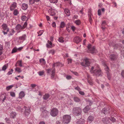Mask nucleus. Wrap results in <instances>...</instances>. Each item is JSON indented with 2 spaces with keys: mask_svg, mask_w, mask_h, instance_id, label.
<instances>
[{
  "mask_svg": "<svg viewBox=\"0 0 124 124\" xmlns=\"http://www.w3.org/2000/svg\"><path fill=\"white\" fill-rule=\"evenodd\" d=\"M90 72L91 73L93 74V75L98 77L102 76L103 74L101 70L98 65L97 67H92L90 70Z\"/></svg>",
  "mask_w": 124,
  "mask_h": 124,
  "instance_id": "1",
  "label": "nucleus"
},
{
  "mask_svg": "<svg viewBox=\"0 0 124 124\" xmlns=\"http://www.w3.org/2000/svg\"><path fill=\"white\" fill-rule=\"evenodd\" d=\"M27 23L25 22L23 25L22 26L20 24H17L15 27V29L18 33H19L23 31L27 26Z\"/></svg>",
  "mask_w": 124,
  "mask_h": 124,
  "instance_id": "2",
  "label": "nucleus"
},
{
  "mask_svg": "<svg viewBox=\"0 0 124 124\" xmlns=\"http://www.w3.org/2000/svg\"><path fill=\"white\" fill-rule=\"evenodd\" d=\"M55 63H54L53 66L52 70L51 69H48L46 70V71L47 74L48 75L50 74L51 72V77L52 78H53L54 77L55 70L54 67L55 66Z\"/></svg>",
  "mask_w": 124,
  "mask_h": 124,
  "instance_id": "3",
  "label": "nucleus"
},
{
  "mask_svg": "<svg viewBox=\"0 0 124 124\" xmlns=\"http://www.w3.org/2000/svg\"><path fill=\"white\" fill-rule=\"evenodd\" d=\"M72 112L75 116H78L81 115L82 111L80 108L75 107L73 108Z\"/></svg>",
  "mask_w": 124,
  "mask_h": 124,
  "instance_id": "4",
  "label": "nucleus"
},
{
  "mask_svg": "<svg viewBox=\"0 0 124 124\" xmlns=\"http://www.w3.org/2000/svg\"><path fill=\"white\" fill-rule=\"evenodd\" d=\"M71 119V117L69 115H65L63 116L62 120L64 124H67L70 123Z\"/></svg>",
  "mask_w": 124,
  "mask_h": 124,
  "instance_id": "5",
  "label": "nucleus"
},
{
  "mask_svg": "<svg viewBox=\"0 0 124 124\" xmlns=\"http://www.w3.org/2000/svg\"><path fill=\"white\" fill-rule=\"evenodd\" d=\"M2 27L3 31L2 32L4 35L7 34L8 32H9V29L8 27L7 24L6 23H3L1 26Z\"/></svg>",
  "mask_w": 124,
  "mask_h": 124,
  "instance_id": "6",
  "label": "nucleus"
},
{
  "mask_svg": "<svg viewBox=\"0 0 124 124\" xmlns=\"http://www.w3.org/2000/svg\"><path fill=\"white\" fill-rule=\"evenodd\" d=\"M88 51L90 53L92 54L93 53H96L97 52V51L95 48L94 46H93L90 44H89L88 46Z\"/></svg>",
  "mask_w": 124,
  "mask_h": 124,
  "instance_id": "7",
  "label": "nucleus"
},
{
  "mask_svg": "<svg viewBox=\"0 0 124 124\" xmlns=\"http://www.w3.org/2000/svg\"><path fill=\"white\" fill-rule=\"evenodd\" d=\"M88 51L90 53L92 54L93 53H96L97 52V51L95 48L94 46H93L90 44H89L88 46Z\"/></svg>",
  "mask_w": 124,
  "mask_h": 124,
  "instance_id": "8",
  "label": "nucleus"
},
{
  "mask_svg": "<svg viewBox=\"0 0 124 124\" xmlns=\"http://www.w3.org/2000/svg\"><path fill=\"white\" fill-rule=\"evenodd\" d=\"M23 111L24 114L25 116H27L30 113L31 110L30 108L29 107L24 106Z\"/></svg>",
  "mask_w": 124,
  "mask_h": 124,
  "instance_id": "9",
  "label": "nucleus"
},
{
  "mask_svg": "<svg viewBox=\"0 0 124 124\" xmlns=\"http://www.w3.org/2000/svg\"><path fill=\"white\" fill-rule=\"evenodd\" d=\"M58 112V109L55 108H54L51 109L50 114L52 116L55 117L57 115Z\"/></svg>",
  "mask_w": 124,
  "mask_h": 124,
  "instance_id": "10",
  "label": "nucleus"
},
{
  "mask_svg": "<svg viewBox=\"0 0 124 124\" xmlns=\"http://www.w3.org/2000/svg\"><path fill=\"white\" fill-rule=\"evenodd\" d=\"M89 61V59L87 58H85L84 59L83 62L81 63V64L82 66L85 67L89 66L90 65V63Z\"/></svg>",
  "mask_w": 124,
  "mask_h": 124,
  "instance_id": "11",
  "label": "nucleus"
},
{
  "mask_svg": "<svg viewBox=\"0 0 124 124\" xmlns=\"http://www.w3.org/2000/svg\"><path fill=\"white\" fill-rule=\"evenodd\" d=\"M40 110L42 112V115L43 116H46L48 114V112L46 110L45 107H42L40 108Z\"/></svg>",
  "mask_w": 124,
  "mask_h": 124,
  "instance_id": "12",
  "label": "nucleus"
},
{
  "mask_svg": "<svg viewBox=\"0 0 124 124\" xmlns=\"http://www.w3.org/2000/svg\"><path fill=\"white\" fill-rule=\"evenodd\" d=\"M56 10L53 9L51 8L49 9L48 10V12L51 16H54L55 14Z\"/></svg>",
  "mask_w": 124,
  "mask_h": 124,
  "instance_id": "13",
  "label": "nucleus"
},
{
  "mask_svg": "<svg viewBox=\"0 0 124 124\" xmlns=\"http://www.w3.org/2000/svg\"><path fill=\"white\" fill-rule=\"evenodd\" d=\"M17 7V4L16 2H13L10 7V10L11 11L13 10Z\"/></svg>",
  "mask_w": 124,
  "mask_h": 124,
  "instance_id": "14",
  "label": "nucleus"
},
{
  "mask_svg": "<svg viewBox=\"0 0 124 124\" xmlns=\"http://www.w3.org/2000/svg\"><path fill=\"white\" fill-rule=\"evenodd\" d=\"M74 40L75 42L78 44L81 41V39L80 37L77 36L74 38Z\"/></svg>",
  "mask_w": 124,
  "mask_h": 124,
  "instance_id": "15",
  "label": "nucleus"
},
{
  "mask_svg": "<svg viewBox=\"0 0 124 124\" xmlns=\"http://www.w3.org/2000/svg\"><path fill=\"white\" fill-rule=\"evenodd\" d=\"M26 35L25 34L23 35L22 36L19 37L18 39L19 40L24 41L26 39Z\"/></svg>",
  "mask_w": 124,
  "mask_h": 124,
  "instance_id": "16",
  "label": "nucleus"
},
{
  "mask_svg": "<svg viewBox=\"0 0 124 124\" xmlns=\"http://www.w3.org/2000/svg\"><path fill=\"white\" fill-rule=\"evenodd\" d=\"M64 11L67 16H69L70 15V10L67 8L64 9Z\"/></svg>",
  "mask_w": 124,
  "mask_h": 124,
  "instance_id": "17",
  "label": "nucleus"
},
{
  "mask_svg": "<svg viewBox=\"0 0 124 124\" xmlns=\"http://www.w3.org/2000/svg\"><path fill=\"white\" fill-rule=\"evenodd\" d=\"M9 32L8 34V36L10 37L11 36L13 35L14 33L15 32V31L13 29H10V31H9Z\"/></svg>",
  "mask_w": 124,
  "mask_h": 124,
  "instance_id": "18",
  "label": "nucleus"
},
{
  "mask_svg": "<svg viewBox=\"0 0 124 124\" xmlns=\"http://www.w3.org/2000/svg\"><path fill=\"white\" fill-rule=\"evenodd\" d=\"M16 114L15 112H12L10 114V116L11 118H14L16 117Z\"/></svg>",
  "mask_w": 124,
  "mask_h": 124,
  "instance_id": "19",
  "label": "nucleus"
},
{
  "mask_svg": "<svg viewBox=\"0 0 124 124\" xmlns=\"http://www.w3.org/2000/svg\"><path fill=\"white\" fill-rule=\"evenodd\" d=\"M109 110V108H108L105 107L102 110V112L104 114H106L108 110Z\"/></svg>",
  "mask_w": 124,
  "mask_h": 124,
  "instance_id": "20",
  "label": "nucleus"
},
{
  "mask_svg": "<svg viewBox=\"0 0 124 124\" xmlns=\"http://www.w3.org/2000/svg\"><path fill=\"white\" fill-rule=\"evenodd\" d=\"M28 7V5L25 3L22 4V9L24 10H26Z\"/></svg>",
  "mask_w": 124,
  "mask_h": 124,
  "instance_id": "21",
  "label": "nucleus"
},
{
  "mask_svg": "<svg viewBox=\"0 0 124 124\" xmlns=\"http://www.w3.org/2000/svg\"><path fill=\"white\" fill-rule=\"evenodd\" d=\"M85 120L81 118L77 122V123L78 124H84Z\"/></svg>",
  "mask_w": 124,
  "mask_h": 124,
  "instance_id": "22",
  "label": "nucleus"
},
{
  "mask_svg": "<svg viewBox=\"0 0 124 124\" xmlns=\"http://www.w3.org/2000/svg\"><path fill=\"white\" fill-rule=\"evenodd\" d=\"M90 108L89 106H86L83 109V111L85 113H86L90 109Z\"/></svg>",
  "mask_w": 124,
  "mask_h": 124,
  "instance_id": "23",
  "label": "nucleus"
},
{
  "mask_svg": "<svg viewBox=\"0 0 124 124\" xmlns=\"http://www.w3.org/2000/svg\"><path fill=\"white\" fill-rule=\"evenodd\" d=\"M25 94L24 92L23 91H21L19 94V98L22 99L25 96Z\"/></svg>",
  "mask_w": 124,
  "mask_h": 124,
  "instance_id": "24",
  "label": "nucleus"
},
{
  "mask_svg": "<svg viewBox=\"0 0 124 124\" xmlns=\"http://www.w3.org/2000/svg\"><path fill=\"white\" fill-rule=\"evenodd\" d=\"M93 119V117L92 116H90L88 118L87 120L90 123H91Z\"/></svg>",
  "mask_w": 124,
  "mask_h": 124,
  "instance_id": "25",
  "label": "nucleus"
},
{
  "mask_svg": "<svg viewBox=\"0 0 124 124\" xmlns=\"http://www.w3.org/2000/svg\"><path fill=\"white\" fill-rule=\"evenodd\" d=\"M50 95L49 94L46 93L43 96V99L45 100H47L49 98Z\"/></svg>",
  "mask_w": 124,
  "mask_h": 124,
  "instance_id": "26",
  "label": "nucleus"
},
{
  "mask_svg": "<svg viewBox=\"0 0 124 124\" xmlns=\"http://www.w3.org/2000/svg\"><path fill=\"white\" fill-rule=\"evenodd\" d=\"M109 57L111 60L113 61L115 59L116 57L115 55L114 54H111L110 55Z\"/></svg>",
  "mask_w": 124,
  "mask_h": 124,
  "instance_id": "27",
  "label": "nucleus"
},
{
  "mask_svg": "<svg viewBox=\"0 0 124 124\" xmlns=\"http://www.w3.org/2000/svg\"><path fill=\"white\" fill-rule=\"evenodd\" d=\"M105 70L106 71V73H109V69L108 67L106 65L105 66Z\"/></svg>",
  "mask_w": 124,
  "mask_h": 124,
  "instance_id": "28",
  "label": "nucleus"
},
{
  "mask_svg": "<svg viewBox=\"0 0 124 124\" xmlns=\"http://www.w3.org/2000/svg\"><path fill=\"white\" fill-rule=\"evenodd\" d=\"M74 100L76 102H78L80 101V99L78 97H74Z\"/></svg>",
  "mask_w": 124,
  "mask_h": 124,
  "instance_id": "29",
  "label": "nucleus"
},
{
  "mask_svg": "<svg viewBox=\"0 0 124 124\" xmlns=\"http://www.w3.org/2000/svg\"><path fill=\"white\" fill-rule=\"evenodd\" d=\"M74 23L77 25H79L80 24L81 22L80 20H78L75 21Z\"/></svg>",
  "mask_w": 124,
  "mask_h": 124,
  "instance_id": "30",
  "label": "nucleus"
},
{
  "mask_svg": "<svg viewBox=\"0 0 124 124\" xmlns=\"http://www.w3.org/2000/svg\"><path fill=\"white\" fill-rule=\"evenodd\" d=\"M19 13V12L18 10L16 9H15L13 12V14L15 16H16Z\"/></svg>",
  "mask_w": 124,
  "mask_h": 124,
  "instance_id": "31",
  "label": "nucleus"
},
{
  "mask_svg": "<svg viewBox=\"0 0 124 124\" xmlns=\"http://www.w3.org/2000/svg\"><path fill=\"white\" fill-rule=\"evenodd\" d=\"M16 63H17L18 64V65L20 66H22V60H21L20 61H17V62Z\"/></svg>",
  "mask_w": 124,
  "mask_h": 124,
  "instance_id": "32",
  "label": "nucleus"
},
{
  "mask_svg": "<svg viewBox=\"0 0 124 124\" xmlns=\"http://www.w3.org/2000/svg\"><path fill=\"white\" fill-rule=\"evenodd\" d=\"M17 48L16 47H14L12 49L11 53H16L17 52Z\"/></svg>",
  "mask_w": 124,
  "mask_h": 124,
  "instance_id": "33",
  "label": "nucleus"
},
{
  "mask_svg": "<svg viewBox=\"0 0 124 124\" xmlns=\"http://www.w3.org/2000/svg\"><path fill=\"white\" fill-rule=\"evenodd\" d=\"M55 53V51L53 49L49 51L48 52L49 54H51L52 55H53Z\"/></svg>",
  "mask_w": 124,
  "mask_h": 124,
  "instance_id": "34",
  "label": "nucleus"
},
{
  "mask_svg": "<svg viewBox=\"0 0 124 124\" xmlns=\"http://www.w3.org/2000/svg\"><path fill=\"white\" fill-rule=\"evenodd\" d=\"M108 119L107 118H104L102 119V121L104 123L107 124L108 122Z\"/></svg>",
  "mask_w": 124,
  "mask_h": 124,
  "instance_id": "35",
  "label": "nucleus"
},
{
  "mask_svg": "<svg viewBox=\"0 0 124 124\" xmlns=\"http://www.w3.org/2000/svg\"><path fill=\"white\" fill-rule=\"evenodd\" d=\"M13 87L12 85H10L7 87L6 89L7 91H8L9 90L11 89Z\"/></svg>",
  "mask_w": 124,
  "mask_h": 124,
  "instance_id": "36",
  "label": "nucleus"
},
{
  "mask_svg": "<svg viewBox=\"0 0 124 124\" xmlns=\"http://www.w3.org/2000/svg\"><path fill=\"white\" fill-rule=\"evenodd\" d=\"M39 62L43 63H45L46 62L44 58H42L39 60Z\"/></svg>",
  "mask_w": 124,
  "mask_h": 124,
  "instance_id": "37",
  "label": "nucleus"
},
{
  "mask_svg": "<svg viewBox=\"0 0 124 124\" xmlns=\"http://www.w3.org/2000/svg\"><path fill=\"white\" fill-rule=\"evenodd\" d=\"M64 2L67 3H68L71 5V0H64Z\"/></svg>",
  "mask_w": 124,
  "mask_h": 124,
  "instance_id": "38",
  "label": "nucleus"
},
{
  "mask_svg": "<svg viewBox=\"0 0 124 124\" xmlns=\"http://www.w3.org/2000/svg\"><path fill=\"white\" fill-rule=\"evenodd\" d=\"M43 32V31L42 30H40L39 32H38L37 33L38 34V36H41Z\"/></svg>",
  "mask_w": 124,
  "mask_h": 124,
  "instance_id": "39",
  "label": "nucleus"
},
{
  "mask_svg": "<svg viewBox=\"0 0 124 124\" xmlns=\"http://www.w3.org/2000/svg\"><path fill=\"white\" fill-rule=\"evenodd\" d=\"M15 70L16 71H17L18 73L22 71L21 69L18 68H16L15 69Z\"/></svg>",
  "mask_w": 124,
  "mask_h": 124,
  "instance_id": "40",
  "label": "nucleus"
},
{
  "mask_svg": "<svg viewBox=\"0 0 124 124\" xmlns=\"http://www.w3.org/2000/svg\"><path fill=\"white\" fill-rule=\"evenodd\" d=\"M10 95L12 97H15V94L14 92H11L10 93Z\"/></svg>",
  "mask_w": 124,
  "mask_h": 124,
  "instance_id": "41",
  "label": "nucleus"
},
{
  "mask_svg": "<svg viewBox=\"0 0 124 124\" xmlns=\"http://www.w3.org/2000/svg\"><path fill=\"white\" fill-rule=\"evenodd\" d=\"M35 1L34 0H29V4L32 5L34 3Z\"/></svg>",
  "mask_w": 124,
  "mask_h": 124,
  "instance_id": "42",
  "label": "nucleus"
},
{
  "mask_svg": "<svg viewBox=\"0 0 124 124\" xmlns=\"http://www.w3.org/2000/svg\"><path fill=\"white\" fill-rule=\"evenodd\" d=\"M88 82L89 84L90 85H93V83L92 80H88Z\"/></svg>",
  "mask_w": 124,
  "mask_h": 124,
  "instance_id": "43",
  "label": "nucleus"
},
{
  "mask_svg": "<svg viewBox=\"0 0 124 124\" xmlns=\"http://www.w3.org/2000/svg\"><path fill=\"white\" fill-rule=\"evenodd\" d=\"M26 19V17L25 16H23L21 17V19L23 21H25Z\"/></svg>",
  "mask_w": 124,
  "mask_h": 124,
  "instance_id": "44",
  "label": "nucleus"
},
{
  "mask_svg": "<svg viewBox=\"0 0 124 124\" xmlns=\"http://www.w3.org/2000/svg\"><path fill=\"white\" fill-rule=\"evenodd\" d=\"M13 69H12L10 71H8L7 73V75H10L12 74V73L13 72Z\"/></svg>",
  "mask_w": 124,
  "mask_h": 124,
  "instance_id": "45",
  "label": "nucleus"
},
{
  "mask_svg": "<svg viewBox=\"0 0 124 124\" xmlns=\"http://www.w3.org/2000/svg\"><path fill=\"white\" fill-rule=\"evenodd\" d=\"M72 60L68 58L67 59L68 64L71 63L72 62Z\"/></svg>",
  "mask_w": 124,
  "mask_h": 124,
  "instance_id": "46",
  "label": "nucleus"
},
{
  "mask_svg": "<svg viewBox=\"0 0 124 124\" xmlns=\"http://www.w3.org/2000/svg\"><path fill=\"white\" fill-rule=\"evenodd\" d=\"M66 78L68 80H70L72 78V77L70 76L67 75L66 76Z\"/></svg>",
  "mask_w": 124,
  "mask_h": 124,
  "instance_id": "47",
  "label": "nucleus"
},
{
  "mask_svg": "<svg viewBox=\"0 0 124 124\" xmlns=\"http://www.w3.org/2000/svg\"><path fill=\"white\" fill-rule=\"evenodd\" d=\"M57 0H50V1L51 3H56L57 2Z\"/></svg>",
  "mask_w": 124,
  "mask_h": 124,
  "instance_id": "48",
  "label": "nucleus"
},
{
  "mask_svg": "<svg viewBox=\"0 0 124 124\" xmlns=\"http://www.w3.org/2000/svg\"><path fill=\"white\" fill-rule=\"evenodd\" d=\"M7 68V66H6V65L5 64L2 67V70L4 71Z\"/></svg>",
  "mask_w": 124,
  "mask_h": 124,
  "instance_id": "49",
  "label": "nucleus"
},
{
  "mask_svg": "<svg viewBox=\"0 0 124 124\" xmlns=\"http://www.w3.org/2000/svg\"><path fill=\"white\" fill-rule=\"evenodd\" d=\"M91 11V10H89L88 11V15L89 16H92Z\"/></svg>",
  "mask_w": 124,
  "mask_h": 124,
  "instance_id": "50",
  "label": "nucleus"
},
{
  "mask_svg": "<svg viewBox=\"0 0 124 124\" xmlns=\"http://www.w3.org/2000/svg\"><path fill=\"white\" fill-rule=\"evenodd\" d=\"M121 74L122 77L124 78V70H122L121 73Z\"/></svg>",
  "mask_w": 124,
  "mask_h": 124,
  "instance_id": "51",
  "label": "nucleus"
},
{
  "mask_svg": "<svg viewBox=\"0 0 124 124\" xmlns=\"http://www.w3.org/2000/svg\"><path fill=\"white\" fill-rule=\"evenodd\" d=\"M107 77L108 79L110 80L111 78V75L109 73H107Z\"/></svg>",
  "mask_w": 124,
  "mask_h": 124,
  "instance_id": "52",
  "label": "nucleus"
},
{
  "mask_svg": "<svg viewBox=\"0 0 124 124\" xmlns=\"http://www.w3.org/2000/svg\"><path fill=\"white\" fill-rule=\"evenodd\" d=\"M89 21L90 22V24H91L92 22V21L93 20L92 18V16H89Z\"/></svg>",
  "mask_w": 124,
  "mask_h": 124,
  "instance_id": "53",
  "label": "nucleus"
},
{
  "mask_svg": "<svg viewBox=\"0 0 124 124\" xmlns=\"http://www.w3.org/2000/svg\"><path fill=\"white\" fill-rule=\"evenodd\" d=\"M98 15L99 16H101V10L99 9L98 10Z\"/></svg>",
  "mask_w": 124,
  "mask_h": 124,
  "instance_id": "54",
  "label": "nucleus"
},
{
  "mask_svg": "<svg viewBox=\"0 0 124 124\" xmlns=\"http://www.w3.org/2000/svg\"><path fill=\"white\" fill-rule=\"evenodd\" d=\"M79 93L82 95H83L85 94V93H84L82 91H79Z\"/></svg>",
  "mask_w": 124,
  "mask_h": 124,
  "instance_id": "55",
  "label": "nucleus"
},
{
  "mask_svg": "<svg viewBox=\"0 0 124 124\" xmlns=\"http://www.w3.org/2000/svg\"><path fill=\"white\" fill-rule=\"evenodd\" d=\"M110 120L113 122H114L115 121V119L113 117H111L110 118Z\"/></svg>",
  "mask_w": 124,
  "mask_h": 124,
  "instance_id": "56",
  "label": "nucleus"
},
{
  "mask_svg": "<svg viewBox=\"0 0 124 124\" xmlns=\"http://www.w3.org/2000/svg\"><path fill=\"white\" fill-rule=\"evenodd\" d=\"M44 73V72L43 71H39V75L40 76H42L43 74Z\"/></svg>",
  "mask_w": 124,
  "mask_h": 124,
  "instance_id": "57",
  "label": "nucleus"
},
{
  "mask_svg": "<svg viewBox=\"0 0 124 124\" xmlns=\"http://www.w3.org/2000/svg\"><path fill=\"white\" fill-rule=\"evenodd\" d=\"M106 24V22L105 21H104L102 22V26H104Z\"/></svg>",
  "mask_w": 124,
  "mask_h": 124,
  "instance_id": "58",
  "label": "nucleus"
},
{
  "mask_svg": "<svg viewBox=\"0 0 124 124\" xmlns=\"http://www.w3.org/2000/svg\"><path fill=\"white\" fill-rule=\"evenodd\" d=\"M75 89L79 91H80L81 90L80 88L78 86H77V87H75Z\"/></svg>",
  "mask_w": 124,
  "mask_h": 124,
  "instance_id": "59",
  "label": "nucleus"
},
{
  "mask_svg": "<svg viewBox=\"0 0 124 124\" xmlns=\"http://www.w3.org/2000/svg\"><path fill=\"white\" fill-rule=\"evenodd\" d=\"M52 26L54 28L56 27V23L55 22H53L52 24Z\"/></svg>",
  "mask_w": 124,
  "mask_h": 124,
  "instance_id": "60",
  "label": "nucleus"
},
{
  "mask_svg": "<svg viewBox=\"0 0 124 124\" xmlns=\"http://www.w3.org/2000/svg\"><path fill=\"white\" fill-rule=\"evenodd\" d=\"M68 54H65V55H64L63 56V57L64 58H67V57H68Z\"/></svg>",
  "mask_w": 124,
  "mask_h": 124,
  "instance_id": "61",
  "label": "nucleus"
},
{
  "mask_svg": "<svg viewBox=\"0 0 124 124\" xmlns=\"http://www.w3.org/2000/svg\"><path fill=\"white\" fill-rule=\"evenodd\" d=\"M58 41L60 42H62V37L59 38L58 39Z\"/></svg>",
  "mask_w": 124,
  "mask_h": 124,
  "instance_id": "62",
  "label": "nucleus"
},
{
  "mask_svg": "<svg viewBox=\"0 0 124 124\" xmlns=\"http://www.w3.org/2000/svg\"><path fill=\"white\" fill-rule=\"evenodd\" d=\"M5 120L8 123H9L10 121V120H9V119L7 118H6L5 119Z\"/></svg>",
  "mask_w": 124,
  "mask_h": 124,
  "instance_id": "63",
  "label": "nucleus"
},
{
  "mask_svg": "<svg viewBox=\"0 0 124 124\" xmlns=\"http://www.w3.org/2000/svg\"><path fill=\"white\" fill-rule=\"evenodd\" d=\"M31 86L33 88H34L36 86V85L35 84H32L31 85Z\"/></svg>",
  "mask_w": 124,
  "mask_h": 124,
  "instance_id": "64",
  "label": "nucleus"
}]
</instances>
